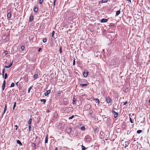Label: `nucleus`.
<instances>
[{
	"label": "nucleus",
	"instance_id": "obj_1",
	"mask_svg": "<svg viewBox=\"0 0 150 150\" xmlns=\"http://www.w3.org/2000/svg\"><path fill=\"white\" fill-rule=\"evenodd\" d=\"M118 63V60L115 59H112L110 61V64L112 66L116 65Z\"/></svg>",
	"mask_w": 150,
	"mask_h": 150
},
{
	"label": "nucleus",
	"instance_id": "obj_2",
	"mask_svg": "<svg viewBox=\"0 0 150 150\" xmlns=\"http://www.w3.org/2000/svg\"><path fill=\"white\" fill-rule=\"evenodd\" d=\"M106 101L107 103H110L112 101V100L110 97H108L106 98Z\"/></svg>",
	"mask_w": 150,
	"mask_h": 150
},
{
	"label": "nucleus",
	"instance_id": "obj_3",
	"mask_svg": "<svg viewBox=\"0 0 150 150\" xmlns=\"http://www.w3.org/2000/svg\"><path fill=\"white\" fill-rule=\"evenodd\" d=\"M51 92L50 90H47L46 92H45L44 93V95L45 96H47Z\"/></svg>",
	"mask_w": 150,
	"mask_h": 150
},
{
	"label": "nucleus",
	"instance_id": "obj_4",
	"mask_svg": "<svg viewBox=\"0 0 150 150\" xmlns=\"http://www.w3.org/2000/svg\"><path fill=\"white\" fill-rule=\"evenodd\" d=\"M113 114L115 117V118H116L118 116V112H115L113 111Z\"/></svg>",
	"mask_w": 150,
	"mask_h": 150
},
{
	"label": "nucleus",
	"instance_id": "obj_5",
	"mask_svg": "<svg viewBox=\"0 0 150 150\" xmlns=\"http://www.w3.org/2000/svg\"><path fill=\"white\" fill-rule=\"evenodd\" d=\"M93 100L95 101L96 103H98V105H99L100 101L98 99L94 98Z\"/></svg>",
	"mask_w": 150,
	"mask_h": 150
},
{
	"label": "nucleus",
	"instance_id": "obj_6",
	"mask_svg": "<svg viewBox=\"0 0 150 150\" xmlns=\"http://www.w3.org/2000/svg\"><path fill=\"white\" fill-rule=\"evenodd\" d=\"M108 21L107 19L103 18L101 20V22L102 23H105L107 22Z\"/></svg>",
	"mask_w": 150,
	"mask_h": 150
},
{
	"label": "nucleus",
	"instance_id": "obj_7",
	"mask_svg": "<svg viewBox=\"0 0 150 150\" xmlns=\"http://www.w3.org/2000/svg\"><path fill=\"white\" fill-rule=\"evenodd\" d=\"M88 74V72H84L83 74V76L85 77H86L87 76Z\"/></svg>",
	"mask_w": 150,
	"mask_h": 150
},
{
	"label": "nucleus",
	"instance_id": "obj_8",
	"mask_svg": "<svg viewBox=\"0 0 150 150\" xmlns=\"http://www.w3.org/2000/svg\"><path fill=\"white\" fill-rule=\"evenodd\" d=\"M17 144H19L20 146L22 145V144L19 140H17Z\"/></svg>",
	"mask_w": 150,
	"mask_h": 150
},
{
	"label": "nucleus",
	"instance_id": "obj_9",
	"mask_svg": "<svg viewBox=\"0 0 150 150\" xmlns=\"http://www.w3.org/2000/svg\"><path fill=\"white\" fill-rule=\"evenodd\" d=\"M48 135H47L46 136V137L45 138V143H47L48 142Z\"/></svg>",
	"mask_w": 150,
	"mask_h": 150
},
{
	"label": "nucleus",
	"instance_id": "obj_10",
	"mask_svg": "<svg viewBox=\"0 0 150 150\" xmlns=\"http://www.w3.org/2000/svg\"><path fill=\"white\" fill-rule=\"evenodd\" d=\"M86 141H90V139H89V137L88 136H86L85 137Z\"/></svg>",
	"mask_w": 150,
	"mask_h": 150
},
{
	"label": "nucleus",
	"instance_id": "obj_11",
	"mask_svg": "<svg viewBox=\"0 0 150 150\" xmlns=\"http://www.w3.org/2000/svg\"><path fill=\"white\" fill-rule=\"evenodd\" d=\"M32 120V119L31 118H30L29 119V121L28 122V124L29 125H30L31 123Z\"/></svg>",
	"mask_w": 150,
	"mask_h": 150
},
{
	"label": "nucleus",
	"instance_id": "obj_12",
	"mask_svg": "<svg viewBox=\"0 0 150 150\" xmlns=\"http://www.w3.org/2000/svg\"><path fill=\"white\" fill-rule=\"evenodd\" d=\"M33 19V17L32 15H31L30 16V19H29V21H31Z\"/></svg>",
	"mask_w": 150,
	"mask_h": 150
},
{
	"label": "nucleus",
	"instance_id": "obj_13",
	"mask_svg": "<svg viewBox=\"0 0 150 150\" xmlns=\"http://www.w3.org/2000/svg\"><path fill=\"white\" fill-rule=\"evenodd\" d=\"M120 13V10H118L117 11L116 13V16H118Z\"/></svg>",
	"mask_w": 150,
	"mask_h": 150
},
{
	"label": "nucleus",
	"instance_id": "obj_14",
	"mask_svg": "<svg viewBox=\"0 0 150 150\" xmlns=\"http://www.w3.org/2000/svg\"><path fill=\"white\" fill-rule=\"evenodd\" d=\"M80 86L82 87H85L87 86V84H81Z\"/></svg>",
	"mask_w": 150,
	"mask_h": 150
},
{
	"label": "nucleus",
	"instance_id": "obj_15",
	"mask_svg": "<svg viewBox=\"0 0 150 150\" xmlns=\"http://www.w3.org/2000/svg\"><path fill=\"white\" fill-rule=\"evenodd\" d=\"M34 11L35 12H37L38 11V8L37 7H35L34 8Z\"/></svg>",
	"mask_w": 150,
	"mask_h": 150
},
{
	"label": "nucleus",
	"instance_id": "obj_16",
	"mask_svg": "<svg viewBox=\"0 0 150 150\" xmlns=\"http://www.w3.org/2000/svg\"><path fill=\"white\" fill-rule=\"evenodd\" d=\"M38 74H34V77L35 79H37L38 78Z\"/></svg>",
	"mask_w": 150,
	"mask_h": 150
},
{
	"label": "nucleus",
	"instance_id": "obj_17",
	"mask_svg": "<svg viewBox=\"0 0 150 150\" xmlns=\"http://www.w3.org/2000/svg\"><path fill=\"white\" fill-rule=\"evenodd\" d=\"M6 105L5 106V107L4 109V110L3 114L5 113V112L6 111Z\"/></svg>",
	"mask_w": 150,
	"mask_h": 150
},
{
	"label": "nucleus",
	"instance_id": "obj_18",
	"mask_svg": "<svg viewBox=\"0 0 150 150\" xmlns=\"http://www.w3.org/2000/svg\"><path fill=\"white\" fill-rule=\"evenodd\" d=\"M13 62V61H12L10 63V64L8 65L9 67L10 68L12 65Z\"/></svg>",
	"mask_w": 150,
	"mask_h": 150
},
{
	"label": "nucleus",
	"instance_id": "obj_19",
	"mask_svg": "<svg viewBox=\"0 0 150 150\" xmlns=\"http://www.w3.org/2000/svg\"><path fill=\"white\" fill-rule=\"evenodd\" d=\"M41 102H43L44 104L46 102V100L44 99H41L40 100Z\"/></svg>",
	"mask_w": 150,
	"mask_h": 150
},
{
	"label": "nucleus",
	"instance_id": "obj_20",
	"mask_svg": "<svg viewBox=\"0 0 150 150\" xmlns=\"http://www.w3.org/2000/svg\"><path fill=\"white\" fill-rule=\"evenodd\" d=\"M6 84H3L2 87V89L3 90H4Z\"/></svg>",
	"mask_w": 150,
	"mask_h": 150
},
{
	"label": "nucleus",
	"instance_id": "obj_21",
	"mask_svg": "<svg viewBox=\"0 0 150 150\" xmlns=\"http://www.w3.org/2000/svg\"><path fill=\"white\" fill-rule=\"evenodd\" d=\"M7 17L8 18H10L11 17V14L10 13H8L7 15Z\"/></svg>",
	"mask_w": 150,
	"mask_h": 150
},
{
	"label": "nucleus",
	"instance_id": "obj_22",
	"mask_svg": "<svg viewBox=\"0 0 150 150\" xmlns=\"http://www.w3.org/2000/svg\"><path fill=\"white\" fill-rule=\"evenodd\" d=\"M4 72H5V69H3L2 73V76H3V77L4 76Z\"/></svg>",
	"mask_w": 150,
	"mask_h": 150
},
{
	"label": "nucleus",
	"instance_id": "obj_23",
	"mask_svg": "<svg viewBox=\"0 0 150 150\" xmlns=\"http://www.w3.org/2000/svg\"><path fill=\"white\" fill-rule=\"evenodd\" d=\"M15 86V84L14 83H11L10 87H13Z\"/></svg>",
	"mask_w": 150,
	"mask_h": 150
},
{
	"label": "nucleus",
	"instance_id": "obj_24",
	"mask_svg": "<svg viewBox=\"0 0 150 150\" xmlns=\"http://www.w3.org/2000/svg\"><path fill=\"white\" fill-rule=\"evenodd\" d=\"M46 41H47V39L45 38H43L42 39V41L44 42H46Z\"/></svg>",
	"mask_w": 150,
	"mask_h": 150
},
{
	"label": "nucleus",
	"instance_id": "obj_25",
	"mask_svg": "<svg viewBox=\"0 0 150 150\" xmlns=\"http://www.w3.org/2000/svg\"><path fill=\"white\" fill-rule=\"evenodd\" d=\"M81 149L82 150H85L86 149L85 147L83 146H81Z\"/></svg>",
	"mask_w": 150,
	"mask_h": 150
},
{
	"label": "nucleus",
	"instance_id": "obj_26",
	"mask_svg": "<svg viewBox=\"0 0 150 150\" xmlns=\"http://www.w3.org/2000/svg\"><path fill=\"white\" fill-rule=\"evenodd\" d=\"M7 73H6V74H5V75H4V79H7Z\"/></svg>",
	"mask_w": 150,
	"mask_h": 150
},
{
	"label": "nucleus",
	"instance_id": "obj_27",
	"mask_svg": "<svg viewBox=\"0 0 150 150\" xmlns=\"http://www.w3.org/2000/svg\"><path fill=\"white\" fill-rule=\"evenodd\" d=\"M16 102H15L14 103V104L13 105V110H14L15 108V107L16 106Z\"/></svg>",
	"mask_w": 150,
	"mask_h": 150
},
{
	"label": "nucleus",
	"instance_id": "obj_28",
	"mask_svg": "<svg viewBox=\"0 0 150 150\" xmlns=\"http://www.w3.org/2000/svg\"><path fill=\"white\" fill-rule=\"evenodd\" d=\"M142 132V130H139L137 131V132L138 134H140Z\"/></svg>",
	"mask_w": 150,
	"mask_h": 150
},
{
	"label": "nucleus",
	"instance_id": "obj_29",
	"mask_svg": "<svg viewBox=\"0 0 150 150\" xmlns=\"http://www.w3.org/2000/svg\"><path fill=\"white\" fill-rule=\"evenodd\" d=\"M108 1V0H103L102 1V3H105V2H106Z\"/></svg>",
	"mask_w": 150,
	"mask_h": 150
},
{
	"label": "nucleus",
	"instance_id": "obj_30",
	"mask_svg": "<svg viewBox=\"0 0 150 150\" xmlns=\"http://www.w3.org/2000/svg\"><path fill=\"white\" fill-rule=\"evenodd\" d=\"M85 127L84 126H82L81 127V129L82 130H84L85 129Z\"/></svg>",
	"mask_w": 150,
	"mask_h": 150
},
{
	"label": "nucleus",
	"instance_id": "obj_31",
	"mask_svg": "<svg viewBox=\"0 0 150 150\" xmlns=\"http://www.w3.org/2000/svg\"><path fill=\"white\" fill-rule=\"evenodd\" d=\"M74 117V115H72V116H71L70 117H69V120L72 119H73V118Z\"/></svg>",
	"mask_w": 150,
	"mask_h": 150
},
{
	"label": "nucleus",
	"instance_id": "obj_32",
	"mask_svg": "<svg viewBox=\"0 0 150 150\" xmlns=\"http://www.w3.org/2000/svg\"><path fill=\"white\" fill-rule=\"evenodd\" d=\"M125 144L126 145V146H128L129 144V143L128 142H125Z\"/></svg>",
	"mask_w": 150,
	"mask_h": 150
},
{
	"label": "nucleus",
	"instance_id": "obj_33",
	"mask_svg": "<svg viewBox=\"0 0 150 150\" xmlns=\"http://www.w3.org/2000/svg\"><path fill=\"white\" fill-rule=\"evenodd\" d=\"M31 88H32L31 87H29V88L28 89V93L30 92V90L31 89Z\"/></svg>",
	"mask_w": 150,
	"mask_h": 150
},
{
	"label": "nucleus",
	"instance_id": "obj_34",
	"mask_svg": "<svg viewBox=\"0 0 150 150\" xmlns=\"http://www.w3.org/2000/svg\"><path fill=\"white\" fill-rule=\"evenodd\" d=\"M24 48H25V47L24 46H22L21 47V49L22 50H24Z\"/></svg>",
	"mask_w": 150,
	"mask_h": 150
},
{
	"label": "nucleus",
	"instance_id": "obj_35",
	"mask_svg": "<svg viewBox=\"0 0 150 150\" xmlns=\"http://www.w3.org/2000/svg\"><path fill=\"white\" fill-rule=\"evenodd\" d=\"M130 121L131 122V123H133V121H132V119L131 117H130Z\"/></svg>",
	"mask_w": 150,
	"mask_h": 150
},
{
	"label": "nucleus",
	"instance_id": "obj_36",
	"mask_svg": "<svg viewBox=\"0 0 150 150\" xmlns=\"http://www.w3.org/2000/svg\"><path fill=\"white\" fill-rule=\"evenodd\" d=\"M43 1V0H40L39 1L40 4H41L42 3Z\"/></svg>",
	"mask_w": 150,
	"mask_h": 150
},
{
	"label": "nucleus",
	"instance_id": "obj_37",
	"mask_svg": "<svg viewBox=\"0 0 150 150\" xmlns=\"http://www.w3.org/2000/svg\"><path fill=\"white\" fill-rule=\"evenodd\" d=\"M54 31H53L52 32V37H53L54 36Z\"/></svg>",
	"mask_w": 150,
	"mask_h": 150
},
{
	"label": "nucleus",
	"instance_id": "obj_38",
	"mask_svg": "<svg viewBox=\"0 0 150 150\" xmlns=\"http://www.w3.org/2000/svg\"><path fill=\"white\" fill-rule=\"evenodd\" d=\"M31 126L30 125H29V129L30 131L31 130Z\"/></svg>",
	"mask_w": 150,
	"mask_h": 150
},
{
	"label": "nucleus",
	"instance_id": "obj_39",
	"mask_svg": "<svg viewBox=\"0 0 150 150\" xmlns=\"http://www.w3.org/2000/svg\"><path fill=\"white\" fill-rule=\"evenodd\" d=\"M59 52L60 53H62V48L60 47L59 49Z\"/></svg>",
	"mask_w": 150,
	"mask_h": 150
},
{
	"label": "nucleus",
	"instance_id": "obj_40",
	"mask_svg": "<svg viewBox=\"0 0 150 150\" xmlns=\"http://www.w3.org/2000/svg\"><path fill=\"white\" fill-rule=\"evenodd\" d=\"M128 103V102L127 101H126L125 102L124 104V105H125Z\"/></svg>",
	"mask_w": 150,
	"mask_h": 150
},
{
	"label": "nucleus",
	"instance_id": "obj_41",
	"mask_svg": "<svg viewBox=\"0 0 150 150\" xmlns=\"http://www.w3.org/2000/svg\"><path fill=\"white\" fill-rule=\"evenodd\" d=\"M5 68H9L10 67L8 65V66H5Z\"/></svg>",
	"mask_w": 150,
	"mask_h": 150
},
{
	"label": "nucleus",
	"instance_id": "obj_42",
	"mask_svg": "<svg viewBox=\"0 0 150 150\" xmlns=\"http://www.w3.org/2000/svg\"><path fill=\"white\" fill-rule=\"evenodd\" d=\"M75 59H74L73 61V65H75Z\"/></svg>",
	"mask_w": 150,
	"mask_h": 150
},
{
	"label": "nucleus",
	"instance_id": "obj_43",
	"mask_svg": "<svg viewBox=\"0 0 150 150\" xmlns=\"http://www.w3.org/2000/svg\"><path fill=\"white\" fill-rule=\"evenodd\" d=\"M4 53L6 55L7 54H8V52L7 51H6L4 52Z\"/></svg>",
	"mask_w": 150,
	"mask_h": 150
},
{
	"label": "nucleus",
	"instance_id": "obj_44",
	"mask_svg": "<svg viewBox=\"0 0 150 150\" xmlns=\"http://www.w3.org/2000/svg\"><path fill=\"white\" fill-rule=\"evenodd\" d=\"M98 129L97 128H96L94 129V131L95 132H97L98 131Z\"/></svg>",
	"mask_w": 150,
	"mask_h": 150
},
{
	"label": "nucleus",
	"instance_id": "obj_45",
	"mask_svg": "<svg viewBox=\"0 0 150 150\" xmlns=\"http://www.w3.org/2000/svg\"><path fill=\"white\" fill-rule=\"evenodd\" d=\"M56 0H54V3H53V5H54H54H55V2H56Z\"/></svg>",
	"mask_w": 150,
	"mask_h": 150
},
{
	"label": "nucleus",
	"instance_id": "obj_46",
	"mask_svg": "<svg viewBox=\"0 0 150 150\" xmlns=\"http://www.w3.org/2000/svg\"><path fill=\"white\" fill-rule=\"evenodd\" d=\"M42 50V48H39L38 50V52H40V51Z\"/></svg>",
	"mask_w": 150,
	"mask_h": 150
},
{
	"label": "nucleus",
	"instance_id": "obj_47",
	"mask_svg": "<svg viewBox=\"0 0 150 150\" xmlns=\"http://www.w3.org/2000/svg\"><path fill=\"white\" fill-rule=\"evenodd\" d=\"M5 83H6V81L5 80H4V81L3 82V84H6Z\"/></svg>",
	"mask_w": 150,
	"mask_h": 150
},
{
	"label": "nucleus",
	"instance_id": "obj_48",
	"mask_svg": "<svg viewBox=\"0 0 150 150\" xmlns=\"http://www.w3.org/2000/svg\"><path fill=\"white\" fill-rule=\"evenodd\" d=\"M15 127H16V130H17V128H18V126H17V125H15Z\"/></svg>",
	"mask_w": 150,
	"mask_h": 150
},
{
	"label": "nucleus",
	"instance_id": "obj_49",
	"mask_svg": "<svg viewBox=\"0 0 150 150\" xmlns=\"http://www.w3.org/2000/svg\"><path fill=\"white\" fill-rule=\"evenodd\" d=\"M36 146V145L35 144H34V145H33V146L34 147H35V146Z\"/></svg>",
	"mask_w": 150,
	"mask_h": 150
},
{
	"label": "nucleus",
	"instance_id": "obj_50",
	"mask_svg": "<svg viewBox=\"0 0 150 150\" xmlns=\"http://www.w3.org/2000/svg\"><path fill=\"white\" fill-rule=\"evenodd\" d=\"M50 112V110H47V112Z\"/></svg>",
	"mask_w": 150,
	"mask_h": 150
},
{
	"label": "nucleus",
	"instance_id": "obj_51",
	"mask_svg": "<svg viewBox=\"0 0 150 150\" xmlns=\"http://www.w3.org/2000/svg\"><path fill=\"white\" fill-rule=\"evenodd\" d=\"M128 1L130 2H131V0H127Z\"/></svg>",
	"mask_w": 150,
	"mask_h": 150
},
{
	"label": "nucleus",
	"instance_id": "obj_52",
	"mask_svg": "<svg viewBox=\"0 0 150 150\" xmlns=\"http://www.w3.org/2000/svg\"><path fill=\"white\" fill-rule=\"evenodd\" d=\"M55 150H58V148L57 147L56 148Z\"/></svg>",
	"mask_w": 150,
	"mask_h": 150
},
{
	"label": "nucleus",
	"instance_id": "obj_53",
	"mask_svg": "<svg viewBox=\"0 0 150 150\" xmlns=\"http://www.w3.org/2000/svg\"><path fill=\"white\" fill-rule=\"evenodd\" d=\"M75 101L74 100H73V103H75Z\"/></svg>",
	"mask_w": 150,
	"mask_h": 150
},
{
	"label": "nucleus",
	"instance_id": "obj_54",
	"mask_svg": "<svg viewBox=\"0 0 150 150\" xmlns=\"http://www.w3.org/2000/svg\"><path fill=\"white\" fill-rule=\"evenodd\" d=\"M18 82H17L16 83V84H18Z\"/></svg>",
	"mask_w": 150,
	"mask_h": 150
},
{
	"label": "nucleus",
	"instance_id": "obj_55",
	"mask_svg": "<svg viewBox=\"0 0 150 150\" xmlns=\"http://www.w3.org/2000/svg\"><path fill=\"white\" fill-rule=\"evenodd\" d=\"M149 102H150V99L149 100Z\"/></svg>",
	"mask_w": 150,
	"mask_h": 150
},
{
	"label": "nucleus",
	"instance_id": "obj_56",
	"mask_svg": "<svg viewBox=\"0 0 150 150\" xmlns=\"http://www.w3.org/2000/svg\"><path fill=\"white\" fill-rule=\"evenodd\" d=\"M1 24H0V27H1Z\"/></svg>",
	"mask_w": 150,
	"mask_h": 150
}]
</instances>
